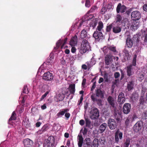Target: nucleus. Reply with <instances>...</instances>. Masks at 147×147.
Masks as SVG:
<instances>
[{
	"label": "nucleus",
	"mask_w": 147,
	"mask_h": 147,
	"mask_svg": "<svg viewBox=\"0 0 147 147\" xmlns=\"http://www.w3.org/2000/svg\"><path fill=\"white\" fill-rule=\"evenodd\" d=\"M126 7L124 5H122L121 3H119L116 8V11L117 13H124L126 11Z\"/></svg>",
	"instance_id": "1a4fd4ad"
},
{
	"label": "nucleus",
	"mask_w": 147,
	"mask_h": 147,
	"mask_svg": "<svg viewBox=\"0 0 147 147\" xmlns=\"http://www.w3.org/2000/svg\"><path fill=\"white\" fill-rule=\"evenodd\" d=\"M107 127V124L105 123H103L99 126L98 132L100 133H102L105 130Z\"/></svg>",
	"instance_id": "393cba45"
},
{
	"label": "nucleus",
	"mask_w": 147,
	"mask_h": 147,
	"mask_svg": "<svg viewBox=\"0 0 147 147\" xmlns=\"http://www.w3.org/2000/svg\"><path fill=\"white\" fill-rule=\"evenodd\" d=\"M65 114V116L66 118V119L68 120L70 116V114L69 113L67 112H66Z\"/></svg>",
	"instance_id": "4d7b16f0"
},
{
	"label": "nucleus",
	"mask_w": 147,
	"mask_h": 147,
	"mask_svg": "<svg viewBox=\"0 0 147 147\" xmlns=\"http://www.w3.org/2000/svg\"><path fill=\"white\" fill-rule=\"evenodd\" d=\"M60 40H61L62 41V45L61 46V48L62 49L63 48L64 46L65 45L66 43L67 42V38H65L63 41L61 40V39H60Z\"/></svg>",
	"instance_id": "09e8293b"
},
{
	"label": "nucleus",
	"mask_w": 147,
	"mask_h": 147,
	"mask_svg": "<svg viewBox=\"0 0 147 147\" xmlns=\"http://www.w3.org/2000/svg\"><path fill=\"white\" fill-rule=\"evenodd\" d=\"M145 99L144 98V97L143 96H141L140 101V104H143L144 102Z\"/></svg>",
	"instance_id": "6e6d98bb"
},
{
	"label": "nucleus",
	"mask_w": 147,
	"mask_h": 147,
	"mask_svg": "<svg viewBox=\"0 0 147 147\" xmlns=\"http://www.w3.org/2000/svg\"><path fill=\"white\" fill-rule=\"evenodd\" d=\"M131 80L127 84V89L128 91H130L133 89L134 84L135 80L133 77H131Z\"/></svg>",
	"instance_id": "ddd939ff"
},
{
	"label": "nucleus",
	"mask_w": 147,
	"mask_h": 147,
	"mask_svg": "<svg viewBox=\"0 0 147 147\" xmlns=\"http://www.w3.org/2000/svg\"><path fill=\"white\" fill-rule=\"evenodd\" d=\"M16 112L14 111L13 112L11 115L9 119L8 123L10 124V121L12 120H16Z\"/></svg>",
	"instance_id": "c85d7f7f"
},
{
	"label": "nucleus",
	"mask_w": 147,
	"mask_h": 147,
	"mask_svg": "<svg viewBox=\"0 0 147 147\" xmlns=\"http://www.w3.org/2000/svg\"><path fill=\"white\" fill-rule=\"evenodd\" d=\"M113 27L112 24H111L107 26L106 29V32H110Z\"/></svg>",
	"instance_id": "58836bf2"
},
{
	"label": "nucleus",
	"mask_w": 147,
	"mask_h": 147,
	"mask_svg": "<svg viewBox=\"0 0 147 147\" xmlns=\"http://www.w3.org/2000/svg\"><path fill=\"white\" fill-rule=\"evenodd\" d=\"M142 117L143 119L145 120L147 119V112H143L142 115Z\"/></svg>",
	"instance_id": "3c124183"
},
{
	"label": "nucleus",
	"mask_w": 147,
	"mask_h": 147,
	"mask_svg": "<svg viewBox=\"0 0 147 147\" xmlns=\"http://www.w3.org/2000/svg\"><path fill=\"white\" fill-rule=\"evenodd\" d=\"M55 139L52 136L49 137L45 141L44 147H53L55 144Z\"/></svg>",
	"instance_id": "f03ea898"
},
{
	"label": "nucleus",
	"mask_w": 147,
	"mask_h": 147,
	"mask_svg": "<svg viewBox=\"0 0 147 147\" xmlns=\"http://www.w3.org/2000/svg\"><path fill=\"white\" fill-rule=\"evenodd\" d=\"M78 37L76 34L74 36L72 37L69 42V44L72 46H74L76 45L77 44Z\"/></svg>",
	"instance_id": "f3484780"
},
{
	"label": "nucleus",
	"mask_w": 147,
	"mask_h": 147,
	"mask_svg": "<svg viewBox=\"0 0 147 147\" xmlns=\"http://www.w3.org/2000/svg\"><path fill=\"white\" fill-rule=\"evenodd\" d=\"M99 141L101 144H104L105 142V139L104 137H102L99 139Z\"/></svg>",
	"instance_id": "603ef678"
},
{
	"label": "nucleus",
	"mask_w": 147,
	"mask_h": 147,
	"mask_svg": "<svg viewBox=\"0 0 147 147\" xmlns=\"http://www.w3.org/2000/svg\"><path fill=\"white\" fill-rule=\"evenodd\" d=\"M107 49H108L114 53H117V51L116 49V47L114 46H111L109 47Z\"/></svg>",
	"instance_id": "f704fd0d"
},
{
	"label": "nucleus",
	"mask_w": 147,
	"mask_h": 147,
	"mask_svg": "<svg viewBox=\"0 0 147 147\" xmlns=\"http://www.w3.org/2000/svg\"><path fill=\"white\" fill-rule=\"evenodd\" d=\"M136 58L137 55H135L134 57L133 61H132V66H135L136 65Z\"/></svg>",
	"instance_id": "a18cd8bd"
},
{
	"label": "nucleus",
	"mask_w": 147,
	"mask_h": 147,
	"mask_svg": "<svg viewBox=\"0 0 147 147\" xmlns=\"http://www.w3.org/2000/svg\"><path fill=\"white\" fill-rule=\"evenodd\" d=\"M120 75V74L118 72H115L114 74V77L116 79L118 78L119 77Z\"/></svg>",
	"instance_id": "13d9d810"
},
{
	"label": "nucleus",
	"mask_w": 147,
	"mask_h": 147,
	"mask_svg": "<svg viewBox=\"0 0 147 147\" xmlns=\"http://www.w3.org/2000/svg\"><path fill=\"white\" fill-rule=\"evenodd\" d=\"M121 27L120 26V24H117L113 27L112 31L114 33H118L121 31Z\"/></svg>",
	"instance_id": "a211bd4d"
},
{
	"label": "nucleus",
	"mask_w": 147,
	"mask_h": 147,
	"mask_svg": "<svg viewBox=\"0 0 147 147\" xmlns=\"http://www.w3.org/2000/svg\"><path fill=\"white\" fill-rule=\"evenodd\" d=\"M48 129V126L47 125H44L41 128V130L42 131H45L47 130Z\"/></svg>",
	"instance_id": "5fc2aeb1"
},
{
	"label": "nucleus",
	"mask_w": 147,
	"mask_h": 147,
	"mask_svg": "<svg viewBox=\"0 0 147 147\" xmlns=\"http://www.w3.org/2000/svg\"><path fill=\"white\" fill-rule=\"evenodd\" d=\"M90 47L87 40L84 39L82 40L80 47V52L82 54L86 53L90 50Z\"/></svg>",
	"instance_id": "f257e3e1"
},
{
	"label": "nucleus",
	"mask_w": 147,
	"mask_h": 147,
	"mask_svg": "<svg viewBox=\"0 0 147 147\" xmlns=\"http://www.w3.org/2000/svg\"><path fill=\"white\" fill-rule=\"evenodd\" d=\"M87 36V31L85 29L83 30L80 34V37L81 39H84L86 38Z\"/></svg>",
	"instance_id": "7c9ffc66"
},
{
	"label": "nucleus",
	"mask_w": 147,
	"mask_h": 147,
	"mask_svg": "<svg viewBox=\"0 0 147 147\" xmlns=\"http://www.w3.org/2000/svg\"><path fill=\"white\" fill-rule=\"evenodd\" d=\"M130 142V138H127L123 144V147H129Z\"/></svg>",
	"instance_id": "2f4dec72"
},
{
	"label": "nucleus",
	"mask_w": 147,
	"mask_h": 147,
	"mask_svg": "<svg viewBox=\"0 0 147 147\" xmlns=\"http://www.w3.org/2000/svg\"><path fill=\"white\" fill-rule=\"evenodd\" d=\"M131 16L132 19L135 21L138 20L141 17L140 12L138 11H133Z\"/></svg>",
	"instance_id": "423d86ee"
},
{
	"label": "nucleus",
	"mask_w": 147,
	"mask_h": 147,
	"mask_svg": "<svg viewBox=\"0 0 147 147\" xmlns=\"http://www.w3.org/2000/svg\"><path fill=\"white\" fill-rule=\"evenodd\" d=\"M96 96L99 97L101 99L104 98V96L105 94V92L104 90H101V89L97 88L95 90Z\"/></svg>",
	"instance_id": "0eeeda50"
},
{
	"label": "nucleus",
	"mask_w": 147,
	"mask_h": 147,
	"mask_svg": "<svg viewBox=\"0 0 147 147\" xmlns=\"http://www.w3.org/2000/svg\"><path fill=\"white\" fill-rule=\"evenodd\" d=\"M97 23V21L95 19H93L92 20L90 23V27H93V28L94 29L96 26Z\"/></svg>",
	"instance_id": "473e14b6"
},
{
	"label": "nucleus",
	"mask_w": 147,
	"mask_h": 147,
	"mask_svg": "<svg viewBox=\"0 0 147 147\" xmlns=\"http://www.w3.org/2000/svg\"><path fill=\"white\" fill-rule=\"evenodd\" d=\"M53 76L49 71L45 72L43 75V79L47 81H51L53 79Z\"/></svg>",
	"instance_id": "9d476101"
},
{
	"label": "nucleus",
	"mask_w": 147,
	"mask_h": 147,
	"mask_svg": "<svg viewBox=\"0 0 147 147\" xmlns=\"http://www.w3.org/2000/svg\"><path fill=\"white\" fill-rule=\"evenodd\" d=\"M103 28V24L101 21H100L98 23V25L96 28V31L101 32Z\"/></svg>",
	"instance_id": "c756f323"
},
{
	"label": "nucleus",
	"mask_w": 147,
	"mask_h": 147,
	"mask_svg": "<svg viewBox=\"0 0 147 147\" xmlns=\"http://www.w3.org/2000/svg\"><path fill=\"white\" fill-rule=\"evenodd\" d=\"M79 124L81 126L85 124V121L83 119H81L80 121Z\"/></svg>",
	"instance_id": "680f3d73"
},
{
	"label": "nucleus",
	"mask_w": 147,
	"mask_h": 147,
	"mask_svg": "<svg viewBox=\"0 0 147 147\" xmlns=\"http://www.w3.org/2000/svg\"><path fill=\"white\" fill-rule=\"evenodd\" d=\"M142 123L141 121L137 122L134 126V130L135 132H138L140 130L142 127Z\"/></svg>",
	"instance_id": "f8f14e48"
},
{
	"label": "nucleus",
	"mask_w": 147,
	"mask_h": 147,
	"mask_svg": "<svg viewBox=\"0 0 147 147\" xmlns=\"http://www.w3.org/2000/svg\"><path fill=\"white\" fill-rule=\"evenodd\" d=\"M92 141L90 138H86L84 140V147H90L91 146Z\"/></svg>",
	"instance_id": "412c9836"
},
{
	"label": "nucleus",
	"mask_w": 147,
	"mask_h": 147,
	"mask_svg": "<svg viewBox=\"0 0 147 147\" xmlns=\"http://www.w3.org/2000/svg\"><path fill=\"white\" fill-rule=\"evenodd\" d=\"M131 109L130 104L129 103H125L123 107V112L125 114H128L130 111Z\"/></svg>",
	"instance_id": "4468645a"
},
{
	"label": "nucleus",
	"mask_w": 147,
	"mask_h": 147,
	"mask_svg": "<svg viewBox=\"0 0 147 147\" xmlns=\"http://www.w3.org/2000/svg\"><path fill=\"white\" fill-rule=\"evenodd\" d=\"M97 7L96 6H92L88 11L89 13H93L95 12L97 10Z\"/></svg>",
	"instance_id": "4c0bfd02"
},
{
	"label": "nucleus",
	"mask_w": 147,
	"mask_h": 147,
	"mask_svg": "<svg viewBox=\"0 0 147 147\" xmlns=\"http://www.w3.org/2000/svg\"><path fill=\"white\" fill-rule=\"evenodd\" d=\"M133 45V41L131 38L128 36L126 40L125 47L129 48H131Z\"/></svg>",
	"instance_id": "dca6fc26"
},
{
	"label": "nucleus",
	"mask_w": 147,
	"mask_h": 147,
	"mask_svg": "<svg viewBox=\"0 0 147 147\" xmlns=\"http://www.w3.org/2000/svg\"><path fill=\"white\" fill-rule=\"evenodd\" d=\"M124 73L123 72V71L121 70V77L120 78V80H122L124 77Z\"/></svg>",
	"instance_id": "0e129e2a"
},
{
	"label": "nucleus",
	"mask_w": 147,
	"mask_h": 147,
	"mask_svg": "<svg viewBox=\"0 0 147 147\" xmlns=\"http://www.w3.org/2000/svg\"><path fill=\"white\" fill-rule=\"evenodd\" d=\"M49 92H50V91L49 90H48V91H47L41 97V98H40V101H42L47 96V95L49 93Z\"/></svg>",
	"instance_id": "c03bdc74"
},
{
	"label": "nucleus",
	"mask_w": 147,
	"mask_h": 147,
	"mask_svg": "<svg viewBox=\"0 0 147 147\" xmlns=\"http://www.w3.org/2000/svg\"><path fill=\"white\" fill-rule=\"evenodd\" d=\"M28 121H26V119L24 120L22 122V124L26 128L29 127L30 126V123Z\"/></svg>",
	"instance_id": "c9c22d12"
},
{
	"label": "nucleus",
	"mask_w": 147,
	"mask_h": 147,
	"mask_svg": "<svg viewBox=\"0 0 147 147\" xmlns=\"http://www.w3.org/2000/svg\"><path fill=\"white\" fill-rule=\"evenodd\" d=\"M132 39V40L135 42L136 43L138 42L139 41V37L137 35H134Z\"/></svg>",
	"instance_id": "e433bc0d"
},
{
	"label": "nucleus",
	"mask_w": 147,
	"mask_h": 147,
	"mask_svg": "<svg viewBox=\"0 0 147 147\" xmlns=\"http://www.w3.org/2000/svg\"><path fill=\"white\" fill-rule=\"evenodd\" d=\"M123 133L120 131L119 129H118L115 133V142L118 144L119 142V140H122L123 139Z\"/></svg>",
	"instance_id": "20e7f679"
},
{
	"label": "nucleus",
	"mask_w": 147,
	"mask_h": 147,
	"mask_svg": "<svg viewBox=\"0 0 147 147\" xmlns=\"http://www.w3.org/2000/svg\"><path fill=\"white\" fill-rule=\"evenodd\" d=\"M91 98L92 101L94 102H96L97 104L99 106H101L102 105V100L101 99L96 98L93 94L91 96Z\"/></svg>",
	"instance_id": "5701e85b"
},
{
	"label": "nucleus",
	"mask_w": 147,
	"mask_h": 147,
	"mask_svg": "<svg viewBox=\"0 0 147 147\" xmlns=\"http://www.w3.org/2000/svg\"><path fill=\"white\" fill-rule=\"evenodd\" d=\"M105 58V65L108 66L110 64L112 59L111 57L109 55H107Z\"/></svg>",
	"instance_id": "a878e982"
},
{
	"label": "nucleus",
	"mask_w": 147,
	"mask_h": 147,
	"mask_svg": "<svg viewBox=\"0 0 147 147\" xmlns=\"http://www.w3.org/2000/svg\"><path fill=\"white\" fill-rule=\"evenodd\" d=\"M78 147H82L84 143V139L81 134L80 133L78 136Z\"/></svg>",
	"instance_id": "aec40b11"
},
{
	"label": "nucleus",
	"mask_w": 147,
	"mask_h": 147,
	"mask_svg": "<svg viewBox=\"0 0 147 147\" xmlns=\"http://www.w3.org/2000/svg\"><path fill=\"white\" fill-rule=\"evenodd\" d=\"M87 129L85 127L84 128L83 131L82 132L83 135L84 136L86 135L87 134Z\"/></svg>",
	"instance_id": "bf43d9fd"
},
{
	"label": "nucleus",
	"mask_w": 147,
	"mask_h": 147,
	"mask_svg": "<svg viewBox=\"0 0 147 147\" xmlns=\"http://www.w3.org/2000/svg\"><path fill=\"white\" fill-rule=\"evenodd\" d=\"M90 118L92 119H95L98 118L99 116V113L98 109L96 108L93 109L90 112Z\"/></svg>",
	"instance_id": "7ed1b4c3"
},
{
	"label": "nucleus",
	"mask_w": 147,
	"mask_h": 147,
	"mask_svg": "<svg viewBox=\"0 0 147 147\" xmlns=\"http://www.w3.org/2000/svg\"><path fill=\"white\" fill-rule=\"evenodd\" d=\"M115 20L116 22L117 23H121V24L122 23V18L120 15L117 14V15Z\"/></svg>",
	"instance_id": "72a5a7b5"
},
{
	"label": "nucleus",
	"mask_w": 147,
	"mask_h": 147,
	"mask_svg": "<svg viewBox=\"0 0 147 147\" xmlns=\"http://www.w3.org/2000/svg\"><path fill=\"white\" fill-rule=\"evenodd\" d=\"M25 98L24 96L22 97V100L21 101V103L22 105V106H24V103L25 102Z\"/></svg>",
	"instance_id": "052dcab7"
},
{
	"label": "nucleus",
	"mask_w": 147,
	"mask_h": 147,
	"mask_svg": "<svg viewBox=\"0 0 147 147\" xmlns=\"http://www.w3.org/2000/svg\"><path fill=\"white\" fill-rule=\"evenodd\" d=\"M93 36L97 41H99L105 38L103 34L101 32L95 31L93 34Z\"/></svg>",
	"instance_id": "39448f33"
},
{
	"label": "nucleus",
	"mask_w": 147,
	"mask_h": 147,
	"mask_svg": "<svg viewBox=\"0 0 147 147\" xmlns=\"http://www.w3.org/2000/svg\"><path fill=\"white\" fill-rule=\"evenodd\" d=\"M125 101L124 94L122 92L120 93L118 97L117 101L119 104H123Z\"/></svg>",
	"instance_id": "9b49d317"
},
{
	"label": "nucleus",
	"mask_w": 147,
	"mask_h": 147,
	"mask_svg": "<svg viewBox=\"0 0 147 147\" xmlns=\"http://www.w3.org/2000/svg\"><path fill=\"white\" fill-rule=\"evenodd\" d=\"M83 95H81V97H80V100L78 103L79 105H80L82 103V101L83 99Z\"/></svg>",
	"instance_id": "338daca9"
},
{
	"label": "nucleus",
	"mask_w": 147,
	"mask_h": 147,
	"mask_svg": "<svg viewBox=\"0 0 147 147\" xmlns=\"http://www.w3.org/2000/svg\"><path fill=\"white\" fill-rule=\"evenodd\" d=\"M76 48L72 46L71 50V52L73 53H74L76 52Z\"/></svg>",
	"instance_id": "69168bd1"
},
{
	"label": "nucleus",
	"mask_w": 147,
	"mask_h": 147,
	"mask_svg": "<svg viewBox=\"0 0 147 147\" xmlns=\"http://www.w3.org/2000/svg\"><path fill=\"white\" fill-rule=\"evenodd\" d=\"M23 143L25 147H31L33 142L32 141L27 138L24 140Z\"/></svg>",
	"instance_id": "2eb2a0df"
},
{
	"label": "nucleus",
	"mask_w": 147,
	"mask_h": 147,
	"mask_svg": "<svg viewBox=\"0 0 147 147\" xmlns=\"http://www.w3.org/2000/svg\"><path fill=\"white\" fill-rule=\"evenodd\" d=\"M68 89L70 94L74 95L76 91L75 84H70L69 86Z\"/></svg>",
	"instance_id": "b1692460"
},
{
	"label": "nucleus",
	"mask_w": 147,
	"mask_h": 147,
	"mask_svg": "<svg viewBox=\"0 0 147 147\" xmlns=\"http://www.w3.org/2000/svg\"><path fill=\"white\" fill-rule=\"evenodd\" d=\"M107 100L110 105L112 107H115V104L113 98L111 96H109L107 98Z\"/></svg>",
	"instance_id": "bb28decb"
},
{
	"label": "nucleus",
	"mask_w": 147,
	"mask_h": 147,
	"mask_svg": "<svg viewBox=\"0 0 147 147\" xmlns=\"http://www.w3.org/2000/svg\"><path fill=\"white\" fill-rule=\"evenodd\" d=\"M22 92L24 94H27L28 92V89L27 86H24Z\"/></svg>",
	"instance_id": "8fccbe9b"
},
{
	"label": "nucleus",
	"mask_w": 147,
	"mask_h": 147,
	"mask_svg": "<svg viewBox=\"0 0 147 147\" xmlns=\"http://www.w3.org/2000/svg\"><path fill=\"white\" fill-rule=\"evenodd\" d=\"M107 8L104 6L102 7L101 11L100 13L101 14H105L107 11Z\"/></svg>",
	"instance_id": "49530a36"
},
{
	"label": "nucleus",
	"mask_w": 147,
	"mask_h": 147,
	"mask_svg": "<svg viewBox=\"0 0 147 147\" xmlns=\"http://www.w3.org/2000/svg\"><path fill=\"white\" fill-rule=\"evenodd\" d=\"M95 63V62L93 61H92V60L90 61L87 62L86 63L87 64L89 68H90Z\"/></svg>",
	"instance_id": "ea45409f"
},
{
	"label": "nucleus",
	"mask_w": 147,
	"mask_h": 147,
	"mask_svg": "<svg viewBox=\"0 0 147 147\" xmlns=\"http://www.w3.org/2000/svg\"><path fill=\"white\" fill-rule=\"evenodd\" d=\"M130 118L129 117H128L126 119L125 121V124L126 127H127L129 125L130 121Z\"/></svg>",
	"instance_id": "de8ad7c7"
},
{
	"label": "nucleus",
	"mask_w": 147,
	"mask_h": 147,
	"mask_svg": "<svg viewBox=\"0 0 147 147\" xmlns=\"http://www.w3.org/2000/svg\"><path fill=\"white\" fill-rule=\"evenodd\" d=\"M99 145L98 140L96 138L94 139L92 142L91 147H98Z\"/></svg>",
	"instance_id": "cd10ccee"
},
{
	"label": "nucleus",
	"mask_w": 147,
	"mask_h": 147,
	"mask_svg": "<svg viewBox=\"0 0 147 147\" xmlns=\"http://www.w3.org/2000/svg\"><path fill=\"white\" fill-rule=\"evenodd\" d=\"M85 5L86 7H88L90 6V1L89 0H86V1Z\"/></svg>",
	"instance_id": "864d4df0"
},
{
	"label": "nucleus",
	"mask_w": 147,
	"mask_h": 147,
	"mask_svg": "<svg viewBox=\"0 0 147 147\" xmlns=\"http://www.w3.org/2000/svg\"><path fill=\"white\" fill-rule=\"evenodd\" d=\"M143 8L144 10L147 11V3L143 5Z\"/></svg>",
	"instance_id": "774afa93"
},
{
	"label": "nucleus",
	"mask_w": 147,
	"mask_h": 147,
	"mask_svg": "<svg viewBox=\"0 0 147 147\" xmlns=\"http://www.w3.org/2000/svg\"><path fill=\"white\" fill-rule=\"evenodd\" d=\"M69 111V109H63L62 110H60L56 115L57 118H59L61 117L66 112H67Z\"/></svg>",
	"instance_id": "6ab92c4d"
},
{
	"label": "nucleus",
	"mask_w": 147,
	"mask_h": 147,
	"mask_svg": "<svg viewBox=\"0 0 147 147\" xmlns=\"http://www.w3.org/2000/svg\"><path fill=\"white\" fill-rule=\"evenodd\" d=\"M96 86V82H94L91 89V91H93Z\"/></svg>",
	"instance_id": "e2e57ef3"
},
{
	"label": "nucleus",
	"mask_w": 147,
	"mask_h": 147,
	"mask_svg": "<svg viewBox=\"0 0 147 147\" xmlns=\"http://www.w3.org/2000/svg\"><path fill=\"white\" fill-rule=\"evenodd\" d=\"M138 94L136 93H134L132 94L131 96V99L133 100H136L138 99Z\"/></svg>",
	"instance_id": "a19ab883"
},
{
	"label": "nucleus",
	"mask_w": 147,
	"mask_h": 147,
	"mask_svg": "<svg viewBox=\"0 0 147 147\" xmlns=\"http://www.w3.org/2000/svg\"><path fill=\"white\" fill-rule=\"evenodd\" d=\"M133 68L132 65H129L127 67V75L128 76H131L134 74V72L132 71Z\"/></svg>",
	"instance_id": "4be33fe9"
},
{
	"label": "nucleus",
	"mask_w": 147,
	"mask_h": 147,
	"mask_svg": "<svg viewBox=\"0 0 147 147\" xmlns=\"http://www.w3.org/2000/svg\"><path fill=\"white\" fill-rule=\"evenodd\" d=\"M61 42L62 41L61 40H59L56 43V47H55L54 48V49H58L60 46H61Z\"/></svg>",
	"instance_id": "37998d69"
},
{
	"label": "nucleus",
	"mask_w": 147,
	"mask_h": 147,
	"mask_svg": "<svg viewBox=\"0 0 147 147\" xmlns=\"http://www.w3.org/2000/svg\"><path fill=\"white\" fill-rule=\"evenodd\" d=\"M108 125L111 129H113L116 127L117 123L114 119H110L108 121Z\"/></svg>",
	"instance_id": "6e6552de"
},
{
	"label": "nucleus",
	"mask_w": 147,
	"mask_h": 147,
	"mask_svg": "<svg viewBox=\"0 0 147 147\" xmlns=\"http://www.w3.org/2000/svg\"><path fill=\"white\" fill-rule=\"evenodd\" d=\"M86 126L89 127L90 126L91 121L88 118L85 119Z\"/></svg>",
	"instance_id": "79ce46f5"
}]
</instances>
